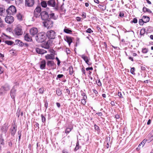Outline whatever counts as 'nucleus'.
I'll list each match as a JSON object with an SVG mask.
<instances>
[{
	"mask_svg": "<svg viewBox=\"0 0 153 153\" xmlns=\"http://www.w3.org/2000/svg\"><path fill=\"white\" fill-rule=\"evenodd\" d=\"M65 51L67 55H68L70 53V51L68 48H66Z\"/></svg>",
	"mask_w": 153,
	"mask_h": 153,
	"instance_id": "nucleus-56",
	"label": "nucleus"
},
{
	"mask_svg": "<svg viewBox=\"0 0 153 153\" xmlns=\"http://www.w3.org/2000/svg\"><path fill=\"white\" fill-rule=\"evenodd\" d=\"M5 12V9L4 7H0V15L3 16Z\"/></svg>",
	"mask_w": 153,
	"mask_h": 153,
	"instance_id": "nucleus-34",
	"label": "nucleus"
},
{
	"mask_svg": "<svg viewBox=\"0 0 153 153\" xmlns=\"http://www.w3.org/2000/svg\"><path fill=\"white\" fill-rule=\"evenodd\" d=\"M81 146H79V141L78 140H77L76 142V147L74 149V151L75 152H76L79 148H81Z\"/></svg>",
	"mask_w": 153,
	"mask_h": 153,
	"instance_id": "nucleus-25",
	"label": "nucleus"
},
{
	"mask_svg": "<svg viewBox=\"0 0 153 153\" xmlns=\"http://www.w3.org/2000/svg\"><path fill=\"white\" fill-rule=\"evenodd\" d=\"M64 32L66 33L71 34L72 33V31L71 29L68 28L67 27H65L64 29Z\"/></svg>",
	"mask_w": 153,
	"mask_h": 153,
	"instance_id": "nucleus-23",
	"label": "nucleus"
},
{
	"mask_svg": "<svg viewBox=\"0 0 153 153\" xmlns=\"http://www.w3.org/2000/svg\"><path fill=\"white\" fill-rule=\"evenodd\" d=\"M53 53H51L49 54H47L45 56V58L47 59H52L53 60L55 59L54 55L55 51L54 50H52V51L51 52Z\"/></svg>",
	"mask_w": 153,
	"mask_h": 153,
	"instance_id": "nucleus-11",
	"label": "nucleus"
},
{
	"mask_svg": "<svg viewBox=\"0 0 153 153\" xmlns=\"http://www.w3.org/2000/svg\"><path fill=\"white\" fill-rule=\"evenodd\" d=\"M30 35L32 36H34L36 35H37L38 32V29L36 27H32L30 29Z\"/></svg>",
	"mask_w": 153,
	"mask_h": 153,
	"instance_id": "nucleus-12",
	"label": "nucleus"
},
{
	"mask_svg": "<svg viewBox=\"0 0 153 153\" xmlns=\"http://www.w3.org/2000/svg\"><path fill=\"white\" fill-rule=\"evenodd\" d=\"M5 22L7 23L11 24L14 21V18L11 16H7L5 18Z\"/></svg>",
	"mask_w": 153,
	"mask_h": 153,
	"instance_id": "nucleus-10",
	"label": "nucleus"
},
{
	"mask_svg": "<svg viewBox=\"0 0 153 153\" xmlns=\"http://www.w3.org/2000/svg\"><path fill=\"white\" fill-rule=\"evenodd\" d=\"M12 141L13 140H9L7 142L8 145L10 147H11L13 145Z\"/></svg>",
	"mask_w": 153,
	"mask_h": 153,
	"instance_id": "nucleus-44",
	"label": "nucleus"
},
{
	"mask_svg": "<svg viewBox=\"0 0 153 153\" xmlns=\"http://www.w3.org/2000/svg\"><path fill=\"white\" fill-rule=\"evenodd\" d=\"M96 83L97 85H98L99 86H101L102 85V84L100 82V79H99L98 82H97V81H96Z\"/></svg>",
	"mask_w": 153,
	"mask_h": 153,
	"instance_id": "nucleus-58",
	"label": "nucleus"
},
{
	"mask_svg": "<svg viewBox=\"0 0 153 153\" xmlns=\"http://www.w3.org/2000/svg\"><path fill=\"white\" fill-rule=\"evenodd\" d=\"M146 32V29L145 28H143L142 29L140 30V35L141 36H144V34Z\"/></svg>",
	"mask_w": 153,
	"mask_h": 153,
	"instance_id": "nucleus-37",
	"label": "nucleus"
},
{
	"mask_svg": "<svg viewBox=\"0 0 153 153\" xmlns=\"http://www.w3.org/2000/svg\"><path fill=\"white\" fill-rule=\"evenodd\" d=\"M46 33L44 32L39 33L36 36L35 39L38 42H44L47 38Z\"/></svg>",
	"mask_w": 153,
	"mask_h": 153,
	"instance_id": "nucleus-1",
	"label": "nucleus"
},
{
	"mask_svg": "<svg viewBox=\"0 0 153 153\" xmlns=\"http://www.w3.org/2000/svg\"><path fill=\"white\" fill-rule=\"evenodd\" d=\"M16 90L15 88V86H14L10 90V95L14 102H15V98L16 96Z\"/></svg>",
	"mask_w": 153,
	"mask_h": 153,
	"instance_id": "nucleus-8",
	"label": "nucleus"
},
{
	"mask_svg": "<svg viewBox=\"0 0 153 153\" xmlns=\"http://www.w3.org/2000/svg\"><path fill=\"white\" fill-rule=\"evenodd\" d=\"M40 13H37L36 12L35 13L34 12V16L35 17L37 18L38 17H39L40 15Z\"/></svg>",
	"mask_w": 153,
	"mask_h": 153,
	"instance_id": "nucleus-53",
	"label": "nucleus"
},
{
	"mask_svg": "<svg viewBox=\"0 0 153 153\" xmlns=\"http://www.w3.org/2000/svg\"><path fill=\"white\" fill-rule=\"evenodd\" d=\"M48 6L54 7L56 5V2L54 0H49L47 2Z\"/></svg>",
	"mask_w": 153,
	"mask_h": 153,
	"instance_id": "nucleus-19",
	"label": "nucleus"
},
{
	"mask_svg": "<svg viewBox=\"0 0 153 153\" xmlns=\"http://www.w3.org/2000/svg\"><path fill=\"white\" fill-rule=\"evenodd\" d=\"M137 18H134L132 21H131V23H137Z\"/></svg>",
	"mask_w": 153,
	"mask_h": 153,
	"instance_id": "nucleus-48",
	"label": "nucleus"
},
{
	"mask_svg": "<svg viewBox=\"0 0 153 153\" xmlns=\"http://www.w3.org/2000/svg\"><path fill=\"white\" fill-rule=\"evenodd\" d=\"M64 93L66 94V95L68 96L70 94V91L68 88L64 89Z\"/></svg>",
	"mask_w": 153,
	"mask_h": 153,
	"instance_id": "nucleus-38",
	"label": "nucleus"
},
{
	"mask_svg": "<svg viewBox=\"0 0 153 153\" xmlns=\"http://www.w3.org/2000/svg\"><path fill=\"white\" fill-rule=\"evenodd\" d=\"M93 70V68L92 67H88L86 68V70L87 71H88L89 70Z\"/></svg>",
	"mask_w": 153,
	"mask_h": 153,
	"instance_id": "nucleus-62",
	"label": "nucleus"
},
{
	"mask_svg": "<svg viewBox=\"0 0 153 153\" xmlns=\"http://www.w3.org/2000/svg\"><path fill=\"white\" fill-rule=\"evenodd\" d=\"M4 21H2L0 17V27L2 28L4 27V25L3 24Z\"/></svg>",
	"mask_w": 153,
	"mask_h": 153,
	"instance_id": "nucleus-45",
	"label": "nucleus"
},
{
	"mask_svg": "<svg viewBox=\"0 0 153 153\" xmlns=\"http://www.w3.org/2000/svg\"><path fill=\"white\" fill-rule=\"evenodd\" d=\"M65 40L68 43L69 46L71 45L72 42V40L71 37L67 36L65 39Z\"/></svg>",
	"mask_w": 153,
	"mask_h": 153,
	"instance_id": "nucleus-22",
	"label": "nucleus"
},
{
	"mask_svg": "<svg viewBox=\"0 0 153 153\" xmlns=\"http://www.w3.org/2000/svg\"><path fill=\"white\" fill-rule=\"evenodd\" d=\"M86 32L87 33H92L93 31L90 28H89L86 30Z\"/></svg>",
	"mask_w": 153,
	"mask_h": 153,
	"instance_id": "nucleus-52",
	"label": "nucleus"
},
{
	"mask_svg": "<svg viewBox=\"0 0 153 153\" xmlns=\"http://www.w3.org/2000/svg\"><path fill=\"white\" fill-rule=\"evenodd\" d=\"M44 91V87L40 88L39 90V93L40 94H42Z\"/></svg>",
	"mask_w": 153,
	"mask_h": 153,
	"instance_id": "nucleus-42",
	"label": "nucleus"
},
{
	"mask_svg": "<svg viewBox=\"0 0 153 153\" xmlns=\"http://www.w3.org/2000/svg\"><path fill=\"white\" fill-rule=\"evenodd\" d=\"M148 52V49L146 48H143L142 49V52L144 53H146Z\"/></svg>",
	"mask_w": 153,
	"mask_h": 153,
	"instance_id": "nucleus-49",
	"label": "nucleus"
},
{
	"mask_svg": "<svg viewBox=\"0 0 153 153\" xmlns=\"http://www.w3.org/2000/svg\"><path fill=\"white\" fill-rule=\"evenodd\" d=\"M15 34L17 36H20L22 35L23 31L22 27H17L14 30Z\"/></svg>",
	"mask_w": 153,
	"mask_h": 153,
	"instance_id": "nucleus-9",
	"label": "nucleus"
},
{
	"mask_svg": "<svg viewBox=\"0 0 153 153\" xmlns=\"http://www.w3.org/2000/svg\"><path fill=\"white\" fill-rule=\"evenodd\" d=\"M94 129L95 131H97L98 134H99L100 132V129L99 127L97 126L96 124L94 125Z\"/></svg>",
	"mask_w": 153,
	"mask_h": 153,
	"instance_id": "nucleus-30",
	"label": "nucleus"
},
{
	"mask_svg": "<svg viewBox=\"0 0 153 153\" xmlns=\"http://www.w3.org/2000/svg\"><path fill=\"white\" fill-rule=\"evenodd\" d=\"M46 34L47 37L49 39H54L56 35L55 32L52 30L48 31Z\"/></svg>",
	"mask_w": 153,
	"mask_h": 153,
	"instance_id": "nucleus-3",
	"label": "nucleus"
},
{
	"mask_svg": "<svg viewBox=\"0 0 153 153\" xmlns=\"http://www.w3.org/2000/svg\"><path fill=\"white\" fill-rule=\"evenodd\" d=\"M0 144L1 145H4V140L3 139H1L0 140Z\"/></svg>",
	"mask_w": 153,
	"mask_h": 153,
	"instance_id": "nucleus-59",
	"label": "nucleus"
},
{
	"mask_svg": "<svg viewBox=\"0 0 153 153\" xmlns=\"http://www.w3.org/2000/svg\"><path fill=\"white\" fill-rule=\"evenodd\" d=\"M40 15L42 20L45 21L49 18V14L46 11H42L40 13Z\"/></svg>",
	"mask_w": 153,
	"mask_h": 153,
	"instance_id": "nucleus-7",
	"label": "nucleus"
},
{
	"mask_svg": "<svg viewBox=\"0 0 153 153\" xmlns=\"http://www.w3.org/2000/svg\"><path fill=\"white\" fill-rule=\"evenodd\" d=\"M98 7L103 11L105 10L106 9V6L104 5L99 4Z\"/></svg>",
	"mask_w": 153,
	"mask_h": 153,
	"instance_id": "nucleus-32",
	"label": "nucleus"
},
{
	"mask_svg": "<svg viewBox=\"0 0 153 153\" xmlns=\"http://www.w3.org/2000/svg\"><path fill=\"white\" fill-rule=\"evenodd\" d=\"M79 56L85 61V63L88 65H90L92 64V63L89 62V60L87 56H85L84 54L80 55Z\"/></svg>",
	"mask_w": 153,
	"mask_h": 153,
	"instance_id": "nucleus-15",
	"label": "nucleus"
},
{
	"mask_svg": "<svg viewBox=\"0 0 153 153\" xmlns=\"http://www.w3.org/2000/svg\"><path fill=\"white\" fill-rule=\"evenodd\" d=\"M23 111H22L19 108H18L17 110V113H16V115L18 116V117H19L20 115L22 117L23 115Z\"/></svg>",
	"mask_w": 153,
	"mask_h": 153,
	"instance_id": "nucleus-24",
	"label": "nucleus"
},
{
	"mask_svg": "<svg viewBox=\"0 0 153 153\" xmlns=\"http://www.w3.org/2000/svg\"><path fill=\"white\" fill-rule=\"evenodd\" d=\"M10 89V85L7 83H5L2 85L0 88V95L2 96L6 94L7 91H8Z\"/></svg>",
	"mask_w": 153,
	"mask_h": 153,
	"instance_id": "nucleus-2",
	"label": "nucleus"
},
{
	"mask_svg": "<svg viewBox=\"0 0 153 153\" xmlns=\"http://www.w3.org/2000/svg\"><path fill=\"white\" fill-rule=\"evenodd\" d=\"M65 77L64 75L62 74H59L57 75V76L56 78V79L57 80L59 79L62 78L63 77Z\"/></svg>",
	"mask_w": 153,
	"mask_h": 153,
	"instance_id": "nucleus-43",
	"label": "nucleus"
},
{
	"mask_svg": "<svg viewBox=\"0 0 153 153\" xmlns=\"http://www.w3.org/2000/svg\"><path fill=\"white\" fill-rule=\"evenodd\" d=\"M17 131V126L16 125H14V126H12L10 129V131L12 136H14L15 134Z\"/></svg>",
	"mask_w": 153,
	"mask_h": 153,
	"instance_id": "nucleus-14",
	"label": "nucleus"
},
{
	"mask_svg": "<svg viewBox=\"0 0 153 153\" xmlns=\"http://www.w3.org/2000/svg\"><path fill=\"white\" fill-rule=\"evenodd\" d=\"M41 11V7H37L35 9L34 13H35L36 12L39 13H40Z\"/></svg>",
	"mask_w": 153,
	"mask_h": 153,
	"instance_id": "nucleus-33",
	"label": "nucleus"
},
{
	"mask_svg": "<svg viewBox=\"0 0 153 153\" xmlns=\"http://www.w3.org/2000/svg\"><path fill=\"white\" fill-rule=\"evenodd\" d=\"M4 42L5 44L8 45H11L13 44L14 42L10 40H6Z\"/></svg>",
	"mask_w": 153,
	"mask_h": 153,
	"instance_id": "nucleus-35",
	"label": "nucleus"
},
{
	"mask_svg": "<svg viewBox=\"0 0 153 153\" xmlns=\"http://www.w3.org/2000/svg\"><path fill=\"white\" fill-rule=\"evenodd\" d=\"M16 12V7L13 6H10L6 10V12L8 15H13Z\"/></svg>",
	"mask_w": 153,
	"mask_h": 153,
	"instance_id": "nucleus-4",
	"label": "nucleus"
},
{
	"mask_svg": "<svg viewBox=\"0 0 153 153\" xmlns=\"http://www.w3.org/2000/svg\"><path fill=\"white\" fill-rule=\"evenodd\" d=\"M142 19H140L139 20V23L140 25H143L144 23H146L148 22L150 20L149 17L146 16H143Z\"/></svg>",
	"mask_w": 153,
	"mask_h": 153,
	"instance_id": "nucleus-6",
	"label": "nucleus"
},
{
	"mask_svg": "<svg viewBox=\"0 0 153 153\" xmlns=\"http://www.w3.org/2000/svg\"><path fill=\"white\" fill-rule=\"evenodd\" d=\"M87 98H85V99H84V98H82V99H81V103L83 104V105H85V104L86 103V101L85 100Z\"/></svg>",
	"mask_w": 153,
	"mask_h": 153,
	"instance_id": "nucleus-51",
	"label": "nucleus"
},
{
	"mask_svg": "<svg viewBox=\"0 0 153 153\" xmlns=\"http://www.w3.org/2000/svg\"><path fill=\"white\" fill-rule=\"evenodd\" d=\"M73 126L70 128H67L65 130V133L67 134L71 131L73 129Z\"/></svg>",
	"mask_w": 153,
	"mask_h": 153,
	"instance_id": "nucleus-28",
	"label": "nucleus"
},
{
	"mask_svg": "<svg viewBox=\"0 0 153 153\" xmlns=\"http://www.w3.org/2000/svg\"><path fill=\"white\" fill-rule=\"evenodd\" d=\"M81 95L83 96V98H84V99L87 98V96L83 91L81 90Z\"/></svg>",
	"mask_w": 153,
	"mask_h": 153,
	"instance_id": "nucleus-41",
	"label": "nucleus"
},
{
	"mask_svg": "<svg viewBox=\"0 0 153 153\" xmlns=\"http://www.w3.org/2000/svg\"><path fill=\"white\" fill-rule=\"evenodd\" d=\"M69 69L70 74L72 75L73 73V68L72 66H71L70 67Z\"/></svg>",
	"mask_w": 153,
	"mask_h": 153,
	"instance_id": "nucleus-55",
	"label": "nucleus"
},
{
	"mask_svg": "<svg viewBox=\"0 0 153 153\" xmlns=\"http://www.w3.org/2000/svg\"><path fill=\"white\" fill-rule=\"evenodd\" d=\"M82 74L83 75H85V68L83 67L82 68Z\"/></svg>",
	"mask_w": 153,
	"mask_h": 153,
	"instance_id": "nucleus-57",
	"label": "nucleus"
},
{
	"mask_svg": "<svg viewBox=\"0 0 153 153\" xmlns=\"http://www.w3.org/2000/svg\"><path fill=\"white\" fill-rule=\"evenodd\" d=\"M46 62L45 60H42L40 62V68L42 70L46 68Z\"/></svg>",
	"mask_w": 153,
	"mask_h": 153,
	"instance_id": "nucleus-18",
	"label": "nucleus"
},
{
	"mask_svg": "<svg viewBox=\"0 0 153 153\" xmlns=\"http://www.w3.org/2000/svg\"><path fill=\"white\" fill-rule=\"evenodd\" d=\"M118 96L121 98H123V96L122 94L120 92H118Z\"/></svg>",
	"mask_w": 153,
	"mask_h": 153,
	"instance_id": "nucleus-63",
	"label": "nucleus"
},
{
	"mask_svg": "<svg viewBox=\"0 0 153 153\" xmlns=\"http://www.w3.org/2000/svg\"><path fill=\"white\" fill-rule=\"evenodd\" d=\"M135 68L134 67H133L131 68V73L132 74H135L134 72L135 71Z\"/></svg>",
	"mask_w": 153,
	"mask_h": 153,
	"instance_id": "nucleus-50",
	"label": "nucleus"
},
{
	"mask_svg": "<svg viewBox=\"0 0 153 153\" xmlns=\"http://www.w3.org/2000/svg\"><path fill=\"white\" fill-rule=\"evenodd\" d=\"M143 11L144 13L148 12L149 13H152V11L149 8H147L145 7H144L143 8Z\"/></svg>",
	"mask_w": 153,
	"mask_h": 153,
	"instance_id": "nucleus-26",
	"label": "nucleus"
},
{
	"mask_svg": "<svg viewBox=\"0 0 153 153\" xmlns=\"http://www.w3.org/2000/svg\"><path fill=\"white\" fill-rule=\"evenodd\" d=\"M35 50L36 52L39 54H43L47 52L46 50L38 48H36Z\"/></svg>",
	"mask_w": 153,
	"mask_h": 153,
	"instance_id": "nucleus-17",
	"label": "nucleus"
},
{
	"mask_svg": "<svg viewBox=\"0 0 153 153\" xmlns=\"http://www.w3.org/2000/svg\"><path fill=\"white\" fill-rule=\"evenodd\" d=\"M146 142V139H144L142 142H141L138 145V147L141 146V145H142V147H143V146L145 144Z\"/></svg>",
	"mask_w": 153,
	"mask_h": 153,
	"instance_id": "nucleus-40",
	"label": "nucleus"
},
{
	"mask_svg": "<svg viewBox=\"0 0 153 153\" xmlns=\"http://www.w3.org/2000/svg\"><path fill=\"white\" fill-rule=\"evenodd\" d=\"M46 64L47 66L49 67H52L56 66V65L53 61L48 60Z\"/></svg>",
	"mask_w": 153,
	"mask_h": 153,
	"instance_id": "nucleus-20",
	"label": "nucleus"
},
{
	"mask_svg": "<svg viewBox=\"0 0 153 153\" xmlns=\"http://www.w3.org/2000/svg\"><path fill=\"white\" fill-rule=\"evenodd\" d=\"M41 4L43 7L45 8L47 6V3L46 1H41Z\"/></svg>",
	"mask_w": 153,
	"mask_h": 153,
	"instance_id": "nucleus-29",
	"label": "nucleus"
},
{
	"mask_svg": "<svg viewBox=\"0 0 153 153\" xmlns=\"http://www.w3.org/2000/svg\"><path fill=\"white\" fill-rule=\"evenodd\" d=\"M119 16L121 17H123L124 16V14L123 12H120Z\"/></svg>",
	"mask_w": 153,
	"mask_h": 153,
	"instance_id": "nucleus-61",
	"label": "nucleus"
},
{
	"mask_svg": "<svg viewBox=\"0 0 153 153\" xmlns=\"http://www.w3.org/2000/svg\"><path fill=\"white\" fill-rule=\"evenodd\" d=\"M41 117L42 122L44 123H45L46 122V118L45 117L43 114H42L41 115Z\"/></svg>",
	"mask_w": 153,
	"mask_h": 153,
	"instance_id": "nucleus-46",
	"label": "nucleus"
},
{
	"mask_svg": "<svg viewBox=\"0 0 153 153\" xmlns=\"http://www.w3.org/2000/svg\"><path fill=\"white\" fill-rule=\"evenodd\" d=\"M49 18H50V19H52L54 20H56L57 18V17H56L55 16L54 13H51L50 14H49Z\"/></svg>",
	"mask_w": 153,
	"mask_h": 153,
	"instance_id": "nucleus-27",
	"label": "nucleus"
},
{
	"mask_svg": "<svg viewBox=\"0 0 153 153\" xmlns=\"http://www.w3.org/2000/svg\"><path fill=\"white\" fill-rule=\"evenodd\" d=\"M44 103H45V104H44V106H45V110H46V109H47V108H48V102L47 101V100H44Z\"/></svg>",
	"mask_w": 153,
	"mask_h": 153,
	"instance_id": "nucleus-47",
	"label": "nucleus"
},
{
	"mask_svg": "<svg viewBox=\"0 0 153 153\" xmlns=\"http://www.w3.org/2000/svg\"><path fill=\"white\" fill-rule=\"evenodd\" d=\"M17 19L21 21L22 20V18L23 16L20 13H19L16 15Z\"/></svg>",
	"mask_w": 153,
	"mask_h": 153,
	"instance_id": "nucleus-31",
	"label": "nucleus"
},
{
	"mask_svg": "<svg viewBox=\"0 0 153 153\" xmlns=\"http://www.w3.org/2000/svg\"><path fill=\"white\" fill-rule=\"evenodd\" d=\"M76 20H77L78 22H81V18H80L79 17H77L76 18Z\"/></svg>",
	"mask_w": 153,
	"mask_h": 153,
	"instance_id": "nucleus-60",
	"label": "nucleus"
},
{
	"mask_svg": "<svg viewBox=\"0 0 153 153\" xmlns=\"http://www.w3.org/2000/svg\"><path fill=\"white\" fill-rule=\"evenodd\" d=\"M34 3V0H25V5L28 7H31L33 6Z\"/></svg>",
	"mask_w": 153,
	"mask_h": 153,
	"instance_id": "nucleus-13",
	"label": "nucleus"
},
{
	"mask_svg": "<svg viewBox=\"0 0 153 153\" xmlns=\"http://www.w3.org/2000/svg\"><path fill=\"white\" fill-rule=\"evenodd\" d=\"M15 42L16 45L20 47H23L24 45V43L20 40H16Z\"/></svg>",
	"mask_w": 153,
	"mask_h": 153,
	"instance_id": "nucleus-21",
	"label": "nucleus"
},
{
	"mask_svg": "<svg viewBox=\"0 0 153 153\" xmlns=\"http://www.w3.org/2000/svg\"><path fill=\"white\" fill-rule=\"evenodd\" d=\"M44 26L47 28L52 27L53 25V22L50 19V18L45 20L43 22Z\"/></svg>",
	"mask_w": 153,
	"mask_h": 153,
	"instance_id": "nucleus-5",
	"label": "nucleus"
},
{
	"mask_svg": "<svg viewBox=\"0 0 153 153\" xmlns=\"http://www.w3.org/2000/svg\"><path fill=\"white\" fill-rule=\"evenodd\" d=\"M24 39L27 42H31L32 41V39L29 33H26L24 36Z\"/></svg>",
	"mask_w": 153,
	"mask_h": 153,
	"instance_id": "nucleus-16",
	"label": "nucleus"
},
{
	"mask_svg": "<svg viewBox=\"0 0 153 153\" xmlns=\"http://www.w3.org/2000/svg\"><path fill=\"white\" fill-rule=\"evenodd\" d=\"M22 131L21 130H19L18 131V132H17L19 136H21Z\"/></svg>",
	"mask_w": 153,
	"mask_h": 153,
	"instance_id": "nucleus-64",
	"label": "nucleus"
},
{
	"mask_svg": "<svg viewBox=\"0 0 153 153\" xmlns=\"http://www.w3.org/2000/svg\"><path fill=\"white\" fill-rule=\"evenodd\" d=\"M56 94L58 96H60L62 94V91L60 88H59L57 89L56 91Z\"/></svg>",
	"mask_w": 153,
	"mask_h": 153,
	"instance_id": "nucleus-36",
	"label": "nucleus"
},
{
	"mask_svg": "<svg viewBox=\"0 0 153 153\" xmlns=\"http://www.w3.org/2000/svg\"><path fill=\"white\" fill-rule=\"evenodd\" d=\"M50 45L49 44L48 42H46L45 44L44 45L43 47L45 49H48L50 47Z\"/></svg>",
	"mask_w": 153,
	"mask_h": 153,
	"instance_id": "nucleus-39",
	"label": "nucleus"
},
{
	"mask_svg": "<svg viewBox=\"0 0 153 153\" xmlns=\"http://www.w3.org/2000/svg\"><path fill=\"white\" fill-rule=\"evenodd\" d=\"M86 14L84 12L82 13L81 16L83 18V19H85L86 18Z\"/></svg>",
	"mask_w": 153,
	"mask_h": 153,
	"instance_id": "nucleus-54",
	"label": "nucleus"
}]
</instances>
